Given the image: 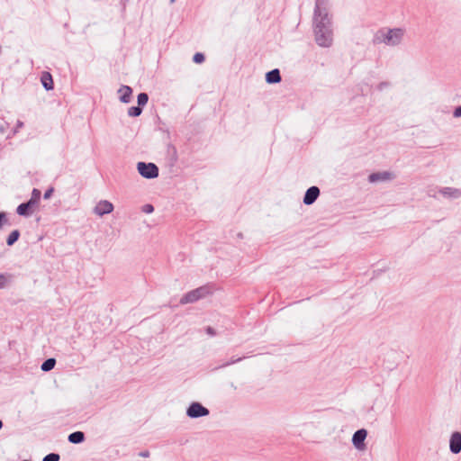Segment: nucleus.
Here are the masks:
<instances>
[{
	"mask_svg": "<svg viewBox=\"0 0 461 461\" xmlns=\"http://www.w3.org/2000/svg\"><path fill=\"white\" fill-rule=\"evenodd\" d=\"M314 40L318 46L330 48L333 44V24L331 15L312 18Z\"/></svg>",
	"mask_w": 461,
	"mask_h": 461,
	"instance_id": "f257e3e1",
	"label": "nucleus"
},
{
	"mask_svg": "<svg viewBox=\"0 0 461 461\" xmlns=\"http://www.w3.org/2000/svg\"><path fill=\"white\" fill-rule=\"evenodd\" d=\"M405 31L402 28L381 29L373 40L375 44L384 43L387 46L395 47L401 44L403 40Z\"/></svg>",
	"mask_w": 461,
	"mask_h": 461,
	"instance_id": "f03ea898",
	"label": "nucleus"
},
{
	"mask_svg": "<svg viewBox=\"0 0 461 461\" xmlns=\"http://www.w3.org/2000/svg\"><path fill=\"white\" fill-rule=\"evenodd\" d=\"M41 196V190L33 188L30 199L17 206L16 213L23 217L31 216L33 213L35 207L39 204Z\"/></svg>",
	"mask_w": 461,
	"mask_h": 461,
	"instance_id": "7ed1b4c3",
	"label": "nucleus"
},
{
	"mask_svg": "<svg viewBox=\"0 0 461 461\" xmlns=\"http://www.w3.org/2000/svg\"><path fill=\"white\" fill-rule=\"evenodd\" d=\"M212 292L207 285L200 286L196 289H194L192 291H189L188 293L185 294L179 303L181 304H186V303H193L197 302L200 299H203L206 297L208 294H210Z\"/></svg>",
	"mask_w": 461,
	"mask_h": 461,
	"instance_id": "20e7f679",
	"label": "nucleus"
},
{
	"mask_svg": "<svg viewBox=\"0 0 461 461\" xmlns=\"http://www.w3.org/2000/svg\"><path fill=\"white\" fill-rule=\"evenodd\" d=\"M209 414V409L199 402H192L186 409V416L191 419H198Z\"/></svg>",
	"mask_w": 461,
	"mask_h": 461,
	"instance_id": "39448f33",
	"label": "nucleus"
},
{
	"mask_svg": "<svg viewBox=\"0 0 461 461\" xmlns=\"http://www.w3.org/2000/svg\"><path fill=\"white\" fill-rule=\"evenodd\" d=\"M367 437V430L366 429H359L352 436V444L357 450H365L366 446L365 440Z\"/></svg>",
	"mask_w": 461,
	"mask_h": 461,
	"instance_id": "423d86ee",
	"label": "nucleus"
},
{
	"mask_svg": "<svg viewBox=\"0 0 461 461\" xmlns=\"http://www.w3.org/2000/svg\"><path fill=\"white\" fill-rule=\"evenodd\" d=\"M321 191L320 188L316 185H312L309 187L304 195L303 202L305 205H311L316 202L318 197L320 196Z\"/></svg>",
	"mask_w": 461,
	"mask_h": 461,
	"instance_id": "0eeeda50",
	"label": "nucleus"
},
{
	"mask_svg": "<svg viewBox=\"0 0 461 461\" xmlns=\"http://www.w3.org/2000/svg\"><path fill=\"white\" fill-rule=\"evenodd\" d=\"M113 204L111 202L102 200L95 205L94 212L98 216H104L111 213L113 211Z\"/></svg>",
	"mask_w": 461,
	"mask_h": 461,
	"instance_id": "6e6552de",
	"label": "nucleus"
},
{
	"mask_svg": "<svg viewBox=\"0 0 461 461\" xmlns=\"http://www.w3.org/2000/svg\"><path fill=\"white\" fill-rule=\"evenodd\" d=\"M328 0H315V6L312 18L324 17V14L330 15L328 11Z\"/></svg>",
	"mask_w": 461,
	"mask_h": 461,
	"instance_id": "1a4fd4ad",
	"label": "nucleus"
},
{
	"mask_svg": "<svg viewBox=\"0 0 461 461\" xmlns=\"http://www.w3.org/2000/svg\"><path fill=\"white\" fill-rule=\"evenodd\" d=\"M144 107V92H140L137 95V105L131 106L128 109V115L131 117H137L141 114Z\"/></svg>",
	"mask_w": 461,
	"mask_h": 461,
	"instance_id": "9d476101",
	"label": "nucleus"
},
{
	"mask_svg": "<svg viewBox=\"0 0 461 461\" xmlns=\"http://www.w3.org/2000/svg\"><path fill=\"white\" fill-rule=\"evenodd\" d=\"M392 179H393V175L389 171L374 172L368 176L370 183L384 182Z\"/></svg>",
	"mask_w": 461,
	"mask_h": 461,
	"instance_id": "9b49d317",
	"label": "nucleus"
},
{
	"mask_svg": "<svg viewBox=\"0 0 461 461\" xmlns=\"http://www.w3.org/2000/svg\"><path fill=\"white\" fill-rule=\"evenodd\" d=\"M449 449L453 454H458L461 452V433L455 431L451 434L449 439Z\"/></svg>",
	"mask_w": 461,
	"mask_h": 461,
	"instance_id": "f8f14e48",
	"label": "nucleus"
},
{
	"mask_svg": "<svg viewBox=\"0 0 461 461\" xmlns=\"http://www.w3.org/2000/svg\"><path fill=\"white\" fill-rule=\"evenodd\" d=\"M120 102L123 104H129L131 100L132 88L126 85H122L117 91Z\"/></svg>",
	"mask_w": 461,
	"mask_h": 461,
	"instance_id": "ddd939ff",
	"label": "nucleus"
},
{
	"mask_svg": "<svg viewBox=\"0 0 461 461\" xmlns=\"http://www.w3.org/2000/svg\"><path fill=\"white\" fill-rule=\"evenodd\" d=\"M265 78L266 82L270 85L280 83L282 80L280 70L278 68H274L267 72Z\"/></svg>",
	"mask_w": 461,
	"mask_h": 461,
	"instance_id": "4468645a",
	"label": "nucleus"
},
{
	"mask_svg": "<svg viewBox=\"0 0 461 461\" xmlns=\"http://www.w3.org/2000/svg\"><path fill=\"white\" fill-rule=\"evenodd\" d=\"M167 159L170 166H174L178 159L176 148L171 143L167 146Z\"/></svg>",
	"mask_w": 461,
	"mask_h": 461,
	"instance_id": "2eb2a0df",
	"label": "nucleus"
},
{
	"mask_svg": "<svg viewBox=\"0 0 461 461\" xmlns=\"http://www.w3.org/2000/svg\"><path fill=\"white\" fill-rule=\"evenodd\" d=\"M41 82L43 87L47 91L53 90L54 83H53L52 76H51V74L50 72L44 71V72L41 73Z\"/></svg>",
	"mask_w": 461,
	"mask_h": 461,
	"instance_id": "dca6fc26",
	"label": "nucleus"
},
{
	"mask_svg": "<svg viewBox=\"0 0 461 461\" xmlns=\"http://www.w3.org/2000/svg\"><path fill=\"white\" fill-rule=\"evenodd\" d=\"M158 167L152 162L146 163V179H153L158 176Z\"/></svg>",
	"mask_w": 461,
	"mask_h": 461,
	"instance_id": "f3484780",
	"label": "nucleus"
},
{
	"mask_svg": "<svg viewBox=\"0 0 461 461\" xmlns=\"http://www.w3.org/2000/svg\"><path fill=\"white\" fill-rule=\"evenodd\" d=\"M68 440L71 444H81L86 440V435L83 431L77 430L68 435Z\"/></svg>",
	"mask_w": 461,
	"mask_h": 461,
	"instance_id": "a211bd4d",
	"label": "nucleus"
},
{
	"mask_svg": "<svg viewBox=\"0 0 461 461\" xmlns=\"http://www.w3.org/2000/svg\"><path fill=\"white\" fill-rule=\"evenodd\" d=\"M439 193L446 197L449 198H459L461 196V190L455 187H443L439 190Z\"/></svg>",
	"mask_w": 461,
	"mask_h": 461,
	"instance_id": "6ab92c4d",
	"label": "nucleus"
},
{
	"mask_svg": "<svg viewBox=\"0 0 461 461\" xmlns=\"http://www.w3.org/2000/svg\"><path fill=\"white\" fill-rule=\"evenodd\" d=\"M56 363L57 361L54 357H49L42 362L41 369L43 372H50L55 367Z\"/></svg>",
	"mask_w": 461,
	"mask_h": 461,
	"instance_id": "aec40b11",
	"label": "nucleus"
},
{
	"mask_svg": "<svg viewBox=\"0 0 461 461\" xmlns=\"http://www.w3.org/2000/svg\"><path fill=\"white\" fill-rule=\"evenodd\" d=\"M20 236H21V232L19 230H12L6 238L7 246L11 247V246L14 245L18 241Z\"/></svg>",
	"mask_w": 461,
	"mask_h": 461,
	"instance_id": "412c9836",
	"label": "nucleus"
},
{
	"mask_svg": "<svg viewBox=\"0 0 461 461\" xmlns=\"http://www.w3.org/2000/svg\"><path fill=\"white\" fill-rule=\"evenodd\" d=\"M13 281V276L8 273H0V289L7 287Z\"/></svg>",
	"mask_w": 461,
	"mask_h": 461,
	"instance_id": "4be33fe9",
	"label": "nucleus"
},
{
	"mask_svg": "<svg viewBox=\"0 0 461 461\" xmlns=\"http://www.w3.org/2000/svg\"><path fill=\"white\" fill-rule=\"evenodd\" d=\"M59 459H60L59 454L52 452V453L46 455L43 457L42 461H59Z\"/></svg>",
	"mask_w": 461,
	"mask_h": 461,
	"instance_id": "5701e85b",
	"label": "nucleus"
},
{
	"mask_svg": "<svg viewBox=\"0 0 461 461\" xmlns=\"http://www.w3.org/2000/svg\"><path fill=\"white\" fill-rule=\"evenodd\" d=\"M205 60V56L202 52H196L193 56V61L196 64H202Z\"/></svg>",
	"mask_w": 461,
	"mask_h": 461,
	"instance_id": "b1692460",
	"label": "nucleus"
},
{
	"mask_svg": "<svg viewBox=\"0 0 461 461\" xmlns=\"http://www.w3.org/2000/svg\"><path fill=\"white\" fill-rule=\"evenodd\" d=\"M244 358H245V357H237V358H235V357H231V358H230V360L229 362H226V363H224V364L221 365V366H219V368L226 367V366H230V365H232V364H235V363L240 362V361H241L242 359H244Z\"/></svg>",
	"mask_w": 461,
	"mask_h": 461,
	"instance_id": "393cba45",
	"label": "nucleus"
},
{
	"mask_svg": "<svg viewBox=\"0 0 461 461\" xmlns=\"http://www.w3.org/2000/svg\"><path fill=\"white\" fill-rule=\"evenodd\" d=\"M8 222L7 213L5 212H0V229Z\"/></svg>",
	"mask_w": 461,
	"mask_h": 461,
	"instance_id": "a878e982",
	"label": "nucleus"
},
{
	"mask_svg": "<svg viewBox=\"0 0 461 461\" xmlns=\"http://www.w3.org/2000/svg\"><path fill=\"white\" fill-rule=\"evenodd\" d=\"M53 193H54V187L50 186V187H49V188L44 192V194H43V198H44V199H46V200H47V199H50V198L52 196Z\"/></svg>",
	"mask_w": 461,
	"mask_h": 461,
	"instance_id": "bb28decb",
	"label": "nucleus"
},
{
	"mask_svg": "<svg viewBox=\"0 0 461 461\" xmlns=\"http://www.w3.org/2000/svg\"><path fill=\"white\" fill-rule=\"evenodd\" d=\"M137 169H138V172L139 174L144 177V161H140L138 162L137 164Z\"/></svg>",
	"mask_w": 461,
	"mask_h": 461,
	"instance_id": "cd10ccee",
	"label": "nucleus"
},
{
	"mask_svg": "<svg viewBox=\"0 0 461 461\" xmlns=\"http://www.w3.org/2000/svg\"><path fill=\"white\" fill-rule=\"evenodd\" d=\"M454 117L458 118L461 117V105L456 106L453 113Z\"/></svg>",
	"mask_w": 461,
	"mask_h": 461,
	"instance_id": "c85d7f7f",
	"label": "nucleus"
},
{
	"mask_svg": "<svg viewBox=\"0 0 461 461\" xmlns=\"http://www.w3.org/2000/svg\"><path fill=\"white\" fill-rule=\"evenodd\" d=\"M388 86H389V83H388V82H386V81H383V82H381V83H379V84H378V86H377V89H378L379 91H382L384 88L387 87Z\"/></svg>",
	"mask_w": 461,
	"mask_h": 461,
	"instance_id": "c756f323",
	"label": "nucleus"
},
{
	"mask_svg": "<svg viewBox=\"0 0 461 461\" xmlns=\"http://www.w3.org/2000/svg\"><path fill=\"white\" fill-rule=\"evenodd\" d=\"M205 331L211 336H214L216 334L215 330L211 326L206 327Z\"/></svg>",
	"mask_w": 461,
	"mask_h": 461,
	"instance_id": "7c9ffc66",
	"label": "nucleus"
},
{
	"mask_svg": "<svg viewBox=\"0 0 461 461\" xmlns=\"http://www.w3.org/2000/svg\"><path fill=\"white\" fill-rule=\"evenodd\" d=\"M154 212V206L151 203H146V213H151Z\"/></svg>",
	"mask_w": 461,
	"mask_h": 461,
	"instance_id": "2f4dec72",
	"label": "nucleus"
},
{
	"mask_svg": "<svg viewBox=\"0 0 461 461\" xmlns=\"http://www.w3.org/2000/svg\"><path fill=\"white\" fill-rule=\"evenodd\" d=\"M23 126V122L22 121H17V123H16V129L17 128H21Z\"/></svg>",
	"mask_w": 461,
	"mask_h": 461,
	"instance_id": "473e14b6",
	"label": "nucleus"
},
{
	"mask_svg": "<svg viewBox=\"0 0 461 461\" xmlns=\"http://www.w3.org/2000/svg\"><path fill=\"white\" fill-rule=\"evenodd\" d=\"M139 456H140L144 457V456H145L144 451H140V452L139 453Z\"/></svg>",
	"mask_w": 461,
	"mask_h": 461,
	"instance_id": "72a5a7b5",
	"label": "nucleus"
},
{
	"mask_svg": "<svg viewBox=\"0 0 461 461\" xmlns=\"http://www.w3.org/2000/svg\"><path fill=\"white\" fill-rule=\"evenodd\" d=\"M238 238L242 239L243 238V234L241 232L238 233Z\"/></svg>",
	"mask_w": 461,
	"mask_h": 461,
	"instance_id": "f704fd0d",
	"label": "nucleus"
},
{
	"mask_svg": "<svg viewBox=\"0 0 461 461\" xmlns=\"http://www.w3.org/2000/svg\"><path fill=\"white\" fill-rule=\"evenodd\" d=\"M5 131V128L3 126H0V132L3 133Z\"/></svg>",
	"mask_w": 461,
	"mask_h": 461,
	"instance_id": "c9c22d12",
	"label": "nucleus"
},
{
	"mask_svg": "<svg viewBox=\"0 0 461 461\" xmlns=\"http://www.w3.org/2000/svg\"><path fill=\"white\" fill-rule=\"evenodd\" d=\"M145 100H146V104L148 103L149 101V96H148V94H146V97H145Z\"/></svg>",
	"mask_w": 461,
	"mask_h": 461,
	"instance_id": "e433bc0d",
	"label": "nucleus"
},
{
	"mask_svg": "<svg viewBox=\"0 0 461 461\" xmlns=\"http://www.w3.org/2000/svg\"><path fill=\"white\" fill-rule=\"evenodd\" d=\"M149 451L146 450V454H145L146 458L149 457Z\"/></svg>",
	"mask_w": 461,
	"mask_h": 461,
	"instance_id": "4c0bfd02",
	"label": "nucleus"
},
{
	"mask_svg": "<svg viewBox=\"0 0 461 461\" xmlns=\"http://www.w3.org/2000/svg\"><path fill=\"white\" fill-rule=\"evenodd\" d=\"M140 210L144 212V205L140 207Z\"/></svg>",
	"mask_w": 461,
	"mask_h": 461,
	"instance_id": "58836bf2",
	"label": "nucleus"
},
{
	"mask_svg": "<svg viewBox=\"0 0 461 461\" xmlns=\"http://www.w3.org/2000/svg\"><path fill=\"white\" fill-rule=\"evenodd\" d=\"M172 3L175 2L176 0H170Z\"/></svg>",
	"mask_w": 461,
	"mask_h": 461,
	"instance_id": "ea45409f",
	"label": "nucleus"
}]
</instances>
